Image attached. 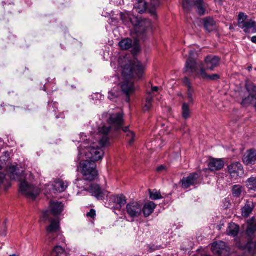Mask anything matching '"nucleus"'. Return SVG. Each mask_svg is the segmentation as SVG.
<instances>
[{
  "mask_svg": "<svg viewBox=\"0 0 256 256\" xmlns=\"http://www.w3.org/2000/svg\"><path fill=\"white\" fill-rule=\"evenodd\" d=\"M111 130V126L104 125L98 128V144L100 148L98 146L96 143H92L90 146H85L78 148L79 154H85L86 159L96 162L102 159L104 156V152L102 148L107 146L110 144L109 134Z\"/></svg>",
  "mask_w": 256,
  "mask_h": 256,
  "instance_id": "obj_1",
  "label": "nucleus"
},
{
  "mask_svg": "<svg viewBox=\"0 0 256 256\" xmlns=\"http://www.w3.org/2000/svg\"><path fill=\"white\" fill-rule=\"evenodd\" d=\"M145 70L144 66L137 60H134L130 64L125 65L123 68L122 74L125 81L122 84V92L126 95V102H129L130 96L136 90L134 82L130 80L132 78H142Z\"/></svg>",
  "mask_w": 256,
  "mask_h": 256,
  "instance_id": "obj_2",
  "label": "nucleus"
},
{
  "mask_svg": "<svg viewBox=\"0 0 256 256\" xmlns=\"http://www.w3.org/2000/svg\"><path fill=\"white\" fill-rule=\"evenodd\" d=\"M64 204L61 202H50V211L46 210L43 212L42 218L44 220H50V225L46 228L47 237L50 240L53 241L56 236H62L60 234V222L58 220H52L50 218V214L54 216L60 215L64 210Z\"/></svg>",
  "mask_w": 256,
  "mask_h": 256,
  "instance_id": "obj_3",
  "label": "nucleus"
},
{
  "mask_svg": "<svg viewBox=\"0 0 256 256\" xmlns=\"http://www.w3.org/2000/svg\"><path fill=\"white\" fill-rule=\"evenodd\" d=\"M10 178L13 180L20 181V190L27 198H36L40 193V190L33 184L28 183L26 180H22L23 175L20 172L18 168L15 166H10L8 172Z\"/></svg>",
  "mask_w": 256,
  "mask_h": 256,
  "instance_id": "obj_4",
  "label": "nucleus"
},
{
  "mask_svg": "<svg viewBox=\"0 0 256 256\" xmlns=\"http://www.w3.org/2000/svg\"><path fill=\"white\" fill-rule=\"evenodd\" d=\"M78 169L85 180L90 182L94 180L98 176L96 163L88 159L82 160L80 162Z\"/></svg>",
  "mask_w": 256,
  "mask_h": 256,
  "instance_id": "obj_5",
  "label": "nucleus"
},
{
  "mask_svg": "<svg viewBox=\"0 0 256 256\" xmlns=\"http://www.w3.org/2000/svg\"><path fill=\"white\" fill-rule=\"evenodd\" d=\"M248 16L240 12L238 16V26L246 34H254L256 32V22L250 19L247 20Z\"/></svg>",
  "mask_w": 256,
  "mask_h": 256,
  "instance_id": "obj_6",
  "label": "nucleus"
},
{
  "mask_svg": "<svg viewBox=\"0 0 256 256\" xmlns=\"http://www.w3.org/2000/svg\"><path fill=\"white\" fill-rule=\"evenodd\" d=\"M126 212L131 221L134 222L142 215V205L138 202H130L126 206Z\"/></svg>",
  "mask_w": 256,
  "mask_h": 256,
  "instance_id": "obj_7",
  "label": "nucleus"
},
{
  "mask_svg": "<svg viewBox=\"0 0 256 256\" xmlns=\"http://www.w3.org/2000/svg\"><path fill=\"white\" fill-rule=\"evenodd\" d=\"M85 191L88 192L98 200L107 198L110 194L108 190H102L100 185L94 183L90 184L88 188H85Z\"/></svg>",
  "mask_w": 256,
  "mask_h": 256,
  "instance_id": "obj_8",
  "label": "nucleus"
},
{
  "mask_svg": "<svg viewBox=\"0 0 256 256\" xmlns=\"http://www.w3.org/2000/svg\"><path fill=\"white\" fill-rule=\"evenodd\" d=\"M194 5L196 6L197 12L200 16L205 14L206 10L203 0H197L194 4L190 0H184L182 3V8L186 12L191 10Z\"/></svg>",
  "mask_w": 256,
  "mask_h": 256,
  "instance_id": "obj_9",
  "label": "nucleus"
},
{
  "mask_svg": "<svg viewBox=\"0 0 256 256\" xmlns=\"http://www.w3.org/2000/svg\"><path fill=\"white\" fill-rule=\"evenodd\" d=\"M212 251L217 256H228L230 254V248L226 243L222 241L212 244Z\"/></svg>",
  "mask_w": 256,
  "mask_h": 256,
  "instance_id": "obj_10",
  "label": "nucleus"
},
{
  "mask_svg": "<svg viewBox=\"0 0 256 256\" xmlns=\"http://www.w3.org/2000/svg\"><path fill=\"white\" fill-rule=\"evenodd\" d=\"M200 174L197 172L190 174L188 176L184 177L180 181L181 187L186 190L191 186H196L199 184Z\"/></svg>",
  "mask_w": 256,
  "mask_h": 256,
  "instance_id": "obj_11",
  "label": "nucleus"
},
{
  "mask_svg": "<svg viewBox=\"0 0 256 256\" xmlns=\"http://www.w3.org/2000/svg\"><path fill=\"white\" fill-rule=\"evenodd\" d=\"M228 170L231 178L236 180L242 178L244 174L243 166L238 162H234L229 165L228 166Z\"/></svg>",
  "mask_w": 256,
  "mask_h": 256,
  "instance_id": "obj_12",
  "label": "nucleus"
},
{
  "mask_svg": "<svg viewBox=\"0 0 256 256\" xmlns=\"http://www.w3.org/2000/svg\"><path fill=\"white\" fill-rule=\"evenodd\" d=\"M249 96L245 98L242 102V105L244 106H248L252 105L256 111V86H252L250 88H248Z\"/></svg>",
  "mask_w": 256,
  "mask_h": 256,
  "instance_id": "obj_13",
  "label": "nucleus"
},
{
  "mask_svg": "<svg viewBox=\"0 0 256 256\" xmlns=\"http://www.w3.org/2000/svg\"><path fill=\"white\" fill-rule=\"evenodd\" d=\"M194 54V52L193 50H190L189 52L190 56H192ZM184 70L186 72L192 74L194 76V78H197L198 74H199V72L197 71L196 62L191 57L186 60Z\"/></svg>",
  "mask_w": 256,
  "mask_h": 256,
  "instance_id": "obj_14",
  "label": "nucleus"
},
{
  "mask_svg": "<svg viewBox=\"0 0 256 256\" xmlns=\"http://www.w3.org/2000/svg\"><path fill=\"white\" fill-rule=\"evenodd\" d=\"M220 59L216 56H207L204 60V64L202 62L201 64H204L206 68H204L206 70L214 71V68L219 66ZM202 64H200V68Z\"/></svg>",
  "mask_w": 256,
  "mask_h": 256,
  "instance_id": "obj_15",
  "label": "nucleus"
},
{
  "mask_svg": "<svg viewBox=\"0 0 256 256\" xmlns=\"http://www.w3.org/2000/svg\"><path fill=\"white\" fill-rule=\"evenodd\" d=\"M108 122L115 127L116 130H119L123 126V114L119 112L111 114L108 119Z\"/></svg>",
  "mask_w": 256,
  "mask_h": 256,
  "instance_id": "obj_16",
  "label": "nucleus"
},
{
  "mask_svg": "<svg viewBox=\"0 0 256 256\" xmlns=\"http://www.w3.org/2000/svg\"><path fill=\"white\" fill-rule=\"evenodd\" d=\"M224 162L222 159L211 158L209 159L208 168L211 172L218 171L224 167Z\"/></svg>",
  "mask_w": 256,
  "mask_h": 256,
  "instance_id": "obj_17",
  "label": "nucleus"
},
{
  "mask_svg": "<svg viewBox=\"0 0 256 256\" xmlns=\"http://www.w3.org/2000/svg\"><path fill=\"white\" fill-rule=\"evenodd\" d=\"M236 245L240 249L250 254H254L256 252V242H253L251 240L248 241L246 244L245 242H237Z\"/></svg>",
  "mask_w": 256,
  "mask_h": 256,
  "instance_id": "obj_18",
  "label": "nucleus"
},
{
  "mask_svg": "<svg viewBox=\"0 0 256 256\" xmlns=\"http://www.w3.org/2000/svg\"><path fill=\"white\" fill-rule=\"evenodd\" d=\"M244 162L246 165H252L256 162V150L250 149L247 151L243 158Z\"/></svg>",
  "mask_w": 256,
  "mask_h": 256,
  "instance_id": "obj_19",
  "label": "nucleus"
},
{
  "mask_svg": "<svg viewBox=\"0 0 256 256\" xmlns=\"http://www.w3.org/2000/svg\"><path fill=\"white\" fill-rule=\"evenodd\" d=\"M199 74L200 78L204 80H208L211 81H216L220 79V76L218 74H213L212 75L208 74L206 72V69L203 67V64L200 68Z\"/></svg>",
  "mask_w": 256,
  "mask_h": 256,
  "instance_id": "obj_20",
  "label": "nucleus"
},
{
  "mask_svg": "<svg viewBox=\"0 0 256 256\" xmlns=\"http://www.w3.org/2000/svg\"><path fill=\"white\" fill-rule=\"evenodd\" d=\"M156 205L152 202H149L144 204L142 206V212L145 217L147 218L151 215L155 208Z\"/></svg>",
  "mask_w": 256,
  "mask_h": 256,
  "instance_id": "obj_21",
  "label": "nucleus"
},
{
  "mask_svg": "<svg viewBox=\"0 0 256 256\" xmlns=\"http://www.w3.org/2000/svg\"><path fill=\"white\" fill-rule=\"evenodd\" d=\"M69 184L68 182H64L62 180H58L53 185V190L59 192H62L66 190Z\"/></svg>",
  "mask_w": 256,
  "mask_h": 256,
  "instance_id": "obj_22",
  "label": "nucleus"
},
{
  "mask_svg": "<svg viewBox=\"0 0 256 256\" xmlns=\"http://www.w3.org/2000/svg\"><path fill=\"white\" fill-rule=\"evenodd\" d=\"M124 132L126 134V140L130 146H132L134 142L136 140L135 133L130 130L128 126H126L122 128Z\"/></svg>",
  "mask_w": 256,
  "mask_h": 256,
  "instance_id": "obj_23",
  "label": "nucleus"
},
{
  "mask_svg": "<svg viewBox=\"0 0 256 256\" xmlns=\"http://www.w3.org/2000/svg\"><path fill=\"white\" fill-rule=\"evenodd\" d=\"M204 27L206 31L211 32L216 29V22L211 18H206L204 19Z\"/></svg>",
  "mask_w": 256,
  "mask_h": 256,
  "instance_id": "obj_24",
  "label": "nucleus"
},
{
  "mask_svg": "<svg viewBox=\"0 0 256 256\" xmlns=\"http://www.w3.org/2000/svg\"><path fill=\"white\" fill-rule=\"evenodd\" d=\"M240 230L238 226L234 223L232 222L229 224L226 230L227 234L232 236H236Z\"/></svg>",
  "mask_w": 256,
  "mask_h": 256,
  "instance_id": "obj_25",
  "label": "nucleus"
},
{
  "mask_svg": "<svg viewBox=\"0 0 256 256\" xmlns=\"http://www.w3.org/2000/svg\"><path fill=\"white\" fill-rule=\"evenodd\" d=\"M51 256H68V253L61 246H56L51 252Z\"/></svg>",
  "mask_w": 256,
  "mask_h": 256,
  "instance_id": "obj_26",
  "label": "nucleus"
},
{
  "mask_svg": "<svg viewBox=\"0 0 256 256\" xmlns=\"http://www.w3.org/2000/svg\"><path fill=\"white\" fill-rule=\"evenodd\" d=\"M118 46L122 50H128L132 46V40L130 38H124L120 41Z\"/></svg>",
  "mask_w": 256,
  "mask_h": 256,
  "instance_id": "obj_27",
  "label": "nucleus"
},
{
  "mask_svg": "<svg viewBox=\"0 0 256 256\" xmlns=\"http://www.w3.org/2000/svg\"><path fill=\"white\" fill-rule=\"evenodd\" d=\"M153 98L154 96L152 95L151 92H148V96L144 102L143 109L144 111H148L150 109L152 106Z\"/></svg>",
  "mask_w": 256,
  "mask_h": 256,
  "instance_id": "obj_28",
  "label": "nucleus"
},
{
  "mask_svg": "<svg viewBox=\"0 0 256 256\" xmlns=\"http://www.w3.org/2000/svg\"><path fill=\"white\" fill-rule=\"evenodd\" d=\"M254 204L252 202H248L242 209V215L244 217H248L253 210Z\"/></svg>",
  "mask_w": 256,
  "mask_h": 256,
  "instance_id": "obj_29",
  "label": "nucleus"
},
{
  "mask_svg": "<svg viewBox=\"0 0 256 256\" xmlns=\"http://www.w3.org/2000/svg\"><path fill=\"white\" fill-rule=\"evenodd\" d=\"M246 186L249 190L256 192V176H252L246 182Z\"/></svg>",
  "mask_w": 256,
  "mask_h": 256,
  "instance_id": "obj_30",
  "label": "nucleus"
},
{
  "mask_svg": "<svg viewBox=\"0 0 256 256\" xmlns=\"http://www.w3.org/2000/svg\"><path fill=\"white\" fill-rule=\"evenodd\" d=\"M190 110L188 104L184 103L182 106V116L185 120L189 118L190 116Z\"/></svg>",
  "mask_w": 256,
  "mask_h": 256,
  "instance_id": "obj_31",
  "label": "nucleus"
},
{
  "mask_svg": "<svg viewBox=\"0 0 256 256\" xmlns=\"http://www.w3.org/2000/svg\"><path fill=\"white\" fill-rule=\"evenodd\" d=\"M148 191L150 193V197L152 200H158L163 198L161 195L160 192L156 189L152 190H149Z\"/></svg>",
  "mask_w": 256,
  "mask_h": 256,
  "instance_id": "obj_32",
  "label": "nucleus"
},
{
  "mask_svg": "<svg viewBox=\"0 0 256 256\" xmlns=\"http://www.w3.org/2000/svg\"><path fill=\"white\" fill-rule=\"evenodd\" d=\"M86 181H88L87 180H85L84 178L83 177L82 179H77L74 182V184L76 186L80 188L83 190L85 191V188H88V187L86 186Z\"/></svg>",
  "mask_w": 256,
  "mask_h": 256,
  "instance_id": "obj_33",
  "label": "nucleus"
},
{
  "mask_svg": "<svg viewBox=\"0 0 256 256\" xmlns=\"http://www.w3.org/2000/svg\"><path fill=\"white\" fill-rule=\"evenodd\" d=\"M242 187L240 185H234L232 187V193L234 196L240 197L242 192Z\"/></svg>",
  "mask_w": 256,
  "mask_h": 256,
  "instance_id": "obj_34",
  "label": "nucleus"
},
{
  "mask_svg": "<svg viewBox=\"0 0 256 256\" xmlns=\"http://www.w3.org/2000/svg\"><path fill=\"white\" fill-rule=\"evenodd\" d=\"M114 202L121 206L124 205L126 202V198L123 195H119L114 197Z\"/></svg>",
  "mask_w": 256,
  "mask_h": 256,
  "instance_id": "obj_35",
  "label": "nucleus"
},
{
  "mask_svg": "<svg viewBox=\"0 0 256 256\" xmlns=\"http://www.w3.org/2000/svg\"><path fill=\"white\" fill-rule=\"evenodd\" d=\"M135 8L136 9L137 12L138 13L144 12L146 8V2L143 0H140L138 4V5L135 7Z\"/></svg>",
  "mask_w": 256,
  "mask_h": 256,
  "instance_id": "obj_36",
  "label": "nucleus"
},
{
  "mask_svg": "<svg viewBox=\"0 0 256 256\" xmlns=\"http://www.w3.org/2000/svg\"><path fill=\"white\" fill-rule=\"evenodd\" d=\"M187 96L189 104H192L194 102V90L193 88L188 90Z\"/></svg>",
  "mask_w": 256,
  "mask_h": 256,
  "instance_id": "obj_37",
  "label": "nucleus"
},
{
  "mask_svg": "<svg viewBox=\"0 0 256 256\" xmlns=\"http://www.w3.org/2000/svg\"><path fill=\"white\" fill-rule=\"evenodd\" d=\"M4 166L0 163V186L3 184L6 181V174L3 173Z\"/></svg>",
  "mask_w": 256,
  "mask_h": 256,
  "instance_id": "obj_38",
  "label": "nucleus"
},
{
  "mask_svg": "<svg viewBox=\"0 0 256 256\" xmlns=\"http://www.w3.org/2000/svg\"><path fill=\"white\" fill-rule=\"evenodd\" d=\"M58 104L55 102H48V110L50 112H56Z\"/></svg>",
  "mask_w": 256,
  "mask_h": 256,
  "instance_id": "obj_39",
  "label": "nucleus"
},
{
  "mask_svg": "<svg viewBox=\"0 0 256 256\" xmlns=\"http://www.w3.org/2000/svg\"><path fill=\"white\" fill-rule=\"evenodd\" d=\"M10 158L9 152L6 151L4 152V154L0 157V162L3 165L4 163L8 162Z\"/></svg>",
  "mask_w": 256,
  "mask_h": 256,
  "instance_id": "obj_40",
  "label": "nucleus"
},
{
  "mask_svg": "<svg viewBox=\"0 0 256 256\" xmlns=\"http://www.w3.org/2000/svg\"><path fill=\"white\" fill-rule=\"evenodd\" d=\"M184 84L188 87V89L192 88L190 80L187 77H185L183 79Z\"/></svg>",
  "mask_w": 256,
  "mask_h": 256,
  "instance_id": "obj_41",
  "label": "nucleus"
},
{
  "mask_svg": "<svg viewBox=\"0 0 256 256\" xmlns=\"http://www.w3.org/2000/svg\"><path fill=\"white\" fill-rule=\"evenodd\" d=\"M92 98L98 99L100 100H104V96L100 93L95 94L92 95Z\"/></svg>",
  "mask_w": 256,
  "mask_h": 256,
  "instance_id": "obj_42",
  "label": "nucleus"
},
{
  "mask_svg": "<svg viewBox=\"0 0 256 256\" xmlns=\"http://www.w3.org/2000/svg\"><path fill=\"white\" fill-rule=\"evenodd\" d=\"M86 216L88 217L94 218L96 216V210L94 209H91L90 212L86 214Z\"/></svg>",
  "mask_w": 256,
  "mask_h": 256,
  "instance_id": "obj_43",
  "label": "nucleus"
},
{
  "mask_svg": "<svg viewBox=\"0 0 256 256\" xmlns=\"http://www.w3.org/2000/svg\"><path fill=\"white\" fill-rule=\"evenodd\" d=\"M118 96V94H116L115 93L113 92H108V98L110 100H113L115 98H116Z\"/></svg>",
  "mask_w": 256,
  "mask_h": 256,
  "instance_id": "obj_44",
  "label": "nucleus"
},
{
  "mask_svg": "<svg viewBox=\"0 0 256 256\" xmlns=\"http://www.w3.org/2000/svg\"><path fill=\"white\" fill-rule=\"evenodd\" d=\"M151 0V5L154 7L156 8L160 5V0Z\"/></svg>",
  "mask_w": 256,
  "mask_h": 256,
  "instance_id": "obj_45",
  "label": "nucleus"
},
{
  "mask_svg": "<svg viewBox=\"0 0 256 256\" xmlns=\"http://www.w3.org/2000/svg\"><path fill=\"white\" fill-rule=\"evenodd\" d=\"M166 166H163V165H162V166L158 167L156 168V170L158 172H162L166 171Z\"/></svg>",
  "mask_w": 256,
  "mask_h": 256,
  "instance_id": "obj_46",
  "label": "nucleus"
},
{
  "mask_svg": "<svg viewBox=\"0 0 256 256\" xmlns=\"http://www.w3.org/2000/svg\"><path fill=\"white\" fill-rule=\"evenodd\" d=\"M15 110V107L12 106H6V110H10V111H14Z\"/></svg>",
  "mask_w": 256,
  "mask_h": 256,
  "instance_id": "obj_47",
  "label": "nucleus"
},
{
  "mask_svg": "<svg viewBox=\"0 0 256 256\" xmlns=\"http://www.w3.org/2000/svg\"><path fill=\"white\" fill-rule=\"evenodd\" d=\"M160 248V247H158V246H151L150 248V252H152L156 250H158Z\"/></svg>",
  "mask_w": 256,
  "mask_h": 256,
  "instance_id": "obj_48",
  "label": "nucleus"
},
{
  "mask_svg": "<svg viewBox=\"0 0 256 256\" xmlns=\"http://www.w3.org/2000/svg\"><path fill=\"white\" fill-rule=\"evenodd\" d=\"M159 88L158 86H152V92H156L158 90Z\"/></svg>",
  "mask_w": 256,
  "mask_h": 256,
  "instance_id": "obj_49",
  "label": "nucleus"
},
{
  "mask_svg": "<svg viewBox=\"0 0 256 256\" xmlns=\"http://www.w3.org/2000/svg\"><path fill=\"white\" fill-rule=\"evenodd\" d=\"M162 142V140H161L160 139L158 138V139H157L155 142H154V146H156L157 144H159L160 142Z\"/></svg>",
  "mask_w": 256,
  "mask_h": 256,
  "instance_id": "obj_50",
  "label": "nucleus"
},
{
  "mask_svg": "<svg viewBox=\"0 0 256 256\" xmlns=\"http://www.w3.org/2000/svg\"><path fill=\"white\" fill-rule=\"evenodd\" d=\"M251 41L254 43V44H256V36H252V38H251Z\"/></svg>",
  "mask_w": 256,
  "mask_h": 256,
  "instance_id": "obj_51",
  "label": "nucleus"
},
{
  "mask_svg": "<svg viewBox=\"0 0 256 256\" xmlns=\"http://www.w3.org/2000/svg\"><path fill=\"white\" fill-rule=\"evenodd\" d=\"M6 230H5L4 232H2L0 234V235L1 236H6Z\"/></svg>",
  "mask_w": 256,
  "mask_h": 256,
  "instance_id": "obj_52",
  "label": "nucleus"
},
{
  "mask_svg": "<svg viewBox=\"0 0 256 256\" xmlns=\"http://www.w3.org/2000/svg\"><path fill=\"white\" fill-rule=\"evenodd\" d=\"M8 187H6V188H5V190H7V189H8L9 187H10V184L9 182H8Z\"/></svg>",
  "mask_w": 256,
  "mask_h": 256,
  "instance_id": "obj_53",
  "label": "nucleus"
},
{
  "mask_svg": "<svg viewBox=\"0 0 256 256\" xmlns=\"http://www.w3.org/2000/svg\"><path fill=\"white\" fill-rule=\"evenodd\" d=\"M248 71H250L252 70V66H250L248 68Z\"/></svg>",
  "mask_w": 256,
  "mask_h": 256,
  "instance_id": "obj_54",
  "label": "nucleus"
},
{
  "mask_svg": "<svg viewBox=\"0 0 256 256\" xmlns=\"http://www.w3.org/2000/svg\"><path fill=\"white\" fill-rule=\"evenodd\" d=\"M135 50L136 51V52H138L139 50V49L138 48H134Z\"/></svg>",
  "mask_w": 256,
  "mask_h": 256,
  "instance_id": "obj_55",
  "label": "nucleus"
},
{
  "mask_svg": "<svg viewBox=\"0 0 256 256\" xmlns=\"http://www.w3.org/2000/svg\"><path fill=\"white\" fill-rule=\"evenodd\" d=\"M10 256H17L16 254H12V255H10Z\"/></svg>",
  "mask_w": 256,
  "mask_h": 256,
  "instance_id": "obj_56",
  "label": "nucleus"
},
{
  "mask_svg": "<svg viewBox=\"0 0 256 256\" xmlns=\"http://www.w3.org/2000/svg\"><path fill=\"white\" fill-rule=\"evenodd\" d=\"M159 146H160V148H162V146H161V145H159Z\"/></svg>",
  "mask_w": 256,
  "mask_h": 256,
  "instance_id": "obj_57",
  "label": "nucleus"
},
{
  "mask_svg": "<svg viewBox=\"0 0 256 256\" xmlns=\"http://www.w3.org/2000/svg\"><path fill=\"white\" fill-rule=\"evenodd\" d=\"M87 144V142H84V144Z\"/></svg>",
  "mask_w": 256,
  "mask_h": 256,
  "instance_id": "obj_58",
  "label": "nucleus"
},
{
  "mask_svg": "<svg viewBox=\"0 0 256 256\" xmlns=\"http://www.w3.org/2000/svg\"><path fill=\"white\" fill-rule=\"evenodd\" d=\"M2 246H0V250L2 249Z\"/></svg>",
  "mask_w": 256,
  "mask_h": 256,
  "instance_id": "obj_59",
  "label": "nucleus"
},
{
  "mask_svg": "<svg viewBox=\"0 0 256 256\" xmlns=\"http://www.w3.org/2000/svg\"><path fill=\"white\" fill-rule=\"evenodd\" d=\"M6 220H5V224H6Z\"/></svg>",
  "mask_w": 256,
  "mask_h": 256,
  "instance_id": "obj_60",
  "label": "nucleus"
}]
</instances>
